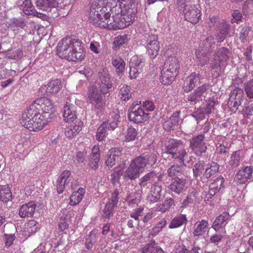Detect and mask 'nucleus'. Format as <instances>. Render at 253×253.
I'll return each instance as SVG.
<instances>
[{
  "label": "nucleus",
  "instance_id": "obj_46",
  "mask_svg": "<svg viewBox=\"0 0 253 253\" xmlns=\"http://www.w3.org/2000/svg\"><path fill=\"white\" fill-rule=\"evenodd\" d=\"M7 27L13 31L23 29L26 26L25 21L22 18H13L7 22Z\"/></svg>",
  "mask_w": 253,
  "mask_h": 253
},
{
  "label": "nucleus",
  "instance_id": "obj_12",
  "mask_svg": "<svg viewBox=\"0 0 253 253\" xmlns=\"http://www.w3.org/2000/svg\"><path fill=\"white\" fill-rule=\"evenodd\" d=\"M96 85L91 86L86 93L87 101L99 109L104 105L103 97Z\"/></svg>",
  "mask_w": 253,
  "mask_h": 253
},
{
  "label": "nucleus",
  "instance_id": "obj_1",
  "mask_svg": "<svg viewBox=\"0 0 253 253\" xmlns=\"http://www.w3.org/2000/svg\"><path fill=\"white\" fill-rule=\"evenodd\" d=\"M57 54L61 58L73 62L81 61L85 57L81 41L71 38H63L58 43Z\"/></svg>",
  "mask_w": 253,
  "mask_h": 253
},
{
  "label": "nucleus",
  "instance_id": "obj_29",
  "mask_svg": "<svg viewBox=\"0 0 253 253\" xmlns=\"http://www.w3.org/2000/svg\"><path fill=\"white\" fill-rule=\"evenodd\" d=\"M224 182V179L223 177L220 176L214 182L211 183L209 186V190L207 195L209 196L208 198H211L217 193L223 186Z\"/></svg>",
  "mask_w": 253,
  "mask_h": 253
},
{
  "label": "nucleus",
  "instance_id": "obj_9",
  "mask_svg": "<svg viewBox=\"0 0 253 253\" xmlns=\"http://www.w3.org/2000/svg\"><path fill=\"white\" fill-rule=\"evenodd\" d=\"M157 161V156L155 153H151L145 156L140 155L131 160L132 163L141 171L145 167H152Z\"/></svg>",
  "mask_w": 253,
  "mask_h": 253
},
{
  "label": "nucleus",
  "instance_id": "obj_3",
  "mask_svg": "<svg viewBox=\"0 0 253 253\" xmlns=\"http://www.w3.org/2000/svg\"><path fill=\"white\" fill-rule=\"evenodd\" d=\"M190 0H177L178 10L182 12L185 20L193 24L198 23L201 16V10L194 4L190 3Z\"/></svg>",
  "mask_w": 253,
  "mask_h": 253
},
{
  "label": "nucleus",
  "instance_id": "obj_40",
  "mask_svg": "<svg viewBox=\"0 0 253 253\" xmlns=\"http://www.w3.org/2000/svg\"><path fill=\"white\" fill-rule=\"evenodd\" d=\"M132 94L130 87L124 84L120 89L119 96L122 101L127 102L132 98Z\"/></svg>",
  "mask_w": 253,
  "mask_h": 253
},
{
  "label": "nucleus",
  "instance_id": "obj_20",
  "mask_svg": "<svg viewBox=\"0 0 253 253\" xmlns=\"http://www.w3.org/2000/svg\"><path fill=\"white\" fill-rule=\"evenodd\" d=\"M253 172L252 167L246 166L239 169L235 175L234 180L239 184L246 183L250 179Z\"/></svg>",
  "mask_w": 253,
  "mask_h": 253
},
{
  "label": "nucleus",
  "instance_id": "obj_61",
  "mask_svg": "<svg viewBox=\"0 0 253 253\" xmlns=\"http://www.w3.org/2000/svg\"><path fill=\"white\" fill-rule=\"evenodd\" d=\"M242 114L245 118H248L253 115V104L248 103L246 104L243 109Z\"/></svg>",
  "mask_w": 253,
  "mask_h": 253
},
{
  "label": "nucleus",
  "instance_id": "obj_45",
  "mask_svg": "<svg viewBox=\"0 0 253 253\" xmlns=\"http://www.w3.org/2000/svg\"><path fill=\"white\" fill-rule=\"evenodd\" d=\"M223 63L214 57L213 61L210 63V68L212 75L215 78L218 77L221 74V65Z\"/></svg>",
  "mask_w": 253,
  "mask_h": 253
},
{
  "label": "nucleus",
  "instance_id": "obj_54",
  "mask_svg": "<svg viewBox=\"0 0 253 253\" xmlns=\"http://www.w3.org/2000/svg\"><path fill=\"white\" fill-rule=\"evenodd\" d=\"M120 118V115L118 113L113 112L111 114V118L107 121H105L107 122L110 129L114 130L117 127Z\"/></svg>",
  "mask_w": 253,
  "mask_h": 253
},
{
  "label": "nucleus",
  "instance_id": "obj_63",
  "mask_svg": "<svg viewBox=\"0 0 253 253\" xmlns=\"http://www.w3.org/2000/svg\"><path fill=\"white\" fill-rule=\"evenodd\" d=\"M245 92L248 98H253V82L249 81L245 86Z\"/></svg>",
  "mask_w": 253,
  "mask_h": 253
},
{
  "label": "nucleus",
  "instance_id": "obj_48",
  "mask_svg": "<svg viewBox=\"0 0 253 253\" xmlns=\"http://www.w3.org/2000/svg\"><path fill=\"white\" fill-rule=\"evenodd\" d=\"M112 63L113 66L115 68L116 72L118 74L124 72L126 64L121 57L119 56L113 57Z\"/></svg>",
  "mask_w": 253,
  "mask_h": 253
},
{
  "label": "nucleus",
  "instance_id": "obj_37",
  "mask_svg": "<svg viewBox=\"0 0 253 253\" xmlns=\"http://www.w3.org/2000/svg\"><path fill=\"white\" fill-rule=\"evenodd\" d=\"M163 250L157 243L154 240H152L142 248L141 253H163Z\"/></svg>",
  "mask_w": 253,
  "mask_h": 253
},
{
  "label": "nucleus",
  "instance_id": "obj_19",
  "mask_svg": "<svg viewBox=\"0 0 253 253\" xmlns=\"http://www.w3.org/2000/svg\"><path fill=\"white\" fill-rule=\"evenodd\" d=\"M144 63L137 56H133L129 63V76L131 79H136L142 72Z\"/></svg>",
  "mask_w": 253,
  "mask_h": 253
},
{
  "label": "nucleus",
  "instance_id": "obj_22",
  "mask_svg": "<svg viewBox=\"0 0 253 253\" xmlns=\"http://www.w3.org/2000/svg\"><path fill=\"white\" fill-rule=\"evenodd\" d=\"M202 78L200 73L193 72L189 75L184 82L183 89L186 92L191 91L196 86L198 82L200 83V81Z\"/></svg>",
  "mask_w": 253,
  "mask_h": 253
},
{
  "label": "nucleus",
  "instance_id": "obj_10",
  "mask_svg": "<svg viewBox=\"0 0 253 253\" xmlns=\"http://www.w3.org/2000/svg\"><path fill=\"white\" fill-rule=\"evenodd\" d=\"M116 14L111 15L105 20V23L103 24V28L108 30H118L125 28L129 26L126 21L124 20L120 13L115 12Z\"/></svg>",
  "mask_w": 253,
  "mask_h": 253
},
{
  "label": "nucleus",
  "instance_id": "obj_31",
  "mask_svg": "<svg viewBox=\"0 0 253 253\" xmlns=\"http://www.w3.org/2000/svg\"><path fill=\"white\" fill-rule=\"evenodd\" d=\"M37 7L40 9L47 11L49 8H55L58 5L56 0H34Z\"/></svg>",
  "mask_w": 253,
  "mask_h": 253
},
{
  "label": "nucleus",
  "instance_id": "obj_50",
  "mask_svg": "<svg viewBox=\"0 0 253 253\" xmlns=\"http://www.w3.org/2000/svg\"><path fill=\"white\" fill-rule=\"evenodd\" d=\"M215 102L213 98H210L209 99L206 100V103L204 106L201 108V111L204 115H209L214 109V106Z\"/></svg>",
  "mask_w": 253,
  "mask_h": 253
},
{
  "label": "nucleus",
  "instance_id": "obj_2",
  "mask_svg": "<svg viewBox=\"0 0 253 253\" xmlns=\"http://www.w3.org/2000/svg\"><path fill=\"white\" fill-rule=\"evenodd\" d=\"M29 107L22 114L20 124L30 131H39L42 129L50 118L41 113L36 109Z\"/></svg>",
  "mask_w": 253,
  "mask_h": 253
},
{
  "label": "nucleus",
  "instance_id": "obj_13",
  "mask_svg": "<svg viewBox=\"0 0 253 253\" xmlns=\"http://www.w3.org/2000/svg\"><path fill=\"white\" fill-rule=\"evenodd\" d=\"M128 118L130 121L135 124L146 122L149 118V114L145 113L141 107L134 106L130 108Z\"/></svg>",
  "mask_w": 253,
  "mask_h": 253
},
{
  "label": "nucleus",
  "instance_id": "obj_27",
  "mask_svg": "<svg viewBox=\"0 0 253 253\" xmlns=\"http://www.w3.org/2000/svg\"><path fill=\"white\" fill-rule=\"evenodd\" d=\"M178 73L172 71H169L164 68L161 71V76L160 80L161 83L164 85L170 84L174 81H175L176 76Z\"/></svg>",
  "mask_w": 253,
  "mask_h": 253
},
{
  "label": "nucleus",
  "instance_id": "obj_56",
  "mask_svg": "<svg viewBox=\"0 0 253 253\" xmlns=\"http://www.w3.org/2000/svg\"><path fill=\"white\" fill-rule=\"evenodd\" d=\"M138 132L136 129L132 126L128 127L125 136V141L130 142L134 140L137 137Z\"/></svg>",
  "mask_w": 253,
  "mask_h": 253
},
{
  "label": "nucleus",
  "instance_id": "obj_59",
  "mask_svg": "<svg viewBox=\"0 0 253 253\" xmlns=\"http://www.w3.org/2000/svg\"><path fill=\"white\" fill-rule=\"evenodd\" d=\"M219 165L217 164L213 163L210 167H208L203 174L206 178H210L212 175H214L218 170Z\"/></svg>",
  "mask_w": 253,
  "mask_h": 253
},
{
  "label": "nucleus",
  "instance_id": "obj_39",
  "mask_svg": "<svg viewBox=\"0 0 253 253\" xmlns=\"http://www.w3.org/2000/svg\"><path fill=\"white\" fill-rule=\"evenodd\" d=\"M107 122H103L97 128L96 138L99 141H102L104 140L107 135V132L109 130H112L109 128Z\"/></svg>",
  "mask_w": 253,
  "mask_h": 253
},
{
  "label": "nucleus",
  "instance_id": "obj_58",
  "mask_svg": "<svg viewBox=\"0 0 253 253\" xmlns=\"http://www.w3.org/2000/svg\"><path fill=\"white\" fill-rule=\"evenodd\" d=\"M173 200L172 198L169 197L166 198L165 201L160 204L157 210L162 212H165L166 211L169 210L171 205L173 204Z\"/></svg>",
  "mask_w": 253,
  "mask_h": 253
},
{
  "label": "nucleus",
  "instance_id": "obj_11",
  "mask_svg": "<svg viewBox=\"0 0 253 253\" xmlns=\"http://www.w3.org/2000/svg\"><path fill=\"white\" fill-rule=\"evenodd\" d=\"M205 138L204 134H200L193 136L189 140V147L197 156H201L206 152L207 147L204 142Z\"/></svg>",
  "mask_w": 253,
  "mask_h": 253
},
{
  "label": "nucleus",
  "instance_id": "obj_52",
  "mask_svg": "<svg viewBox=\"0 0 253 253\" xmlns=\"http://www.w3.org/2000/svg\"><path fill=\"white\" fill-rule=\"evenodd\" d=\"M167 224V220L165 218H162L150 230V234L152 236H156Z\"/></svg>",
  "mask_w": 253,
  "mask_h": 253
},
{
  "label": "nucleus",
  "instance_id": "obj_64",
  "mask_svg": "<svg viewBox=\"0 0 253 253\" xmlns=\"http://www.w3.org/2000/svg\"><path fill=\"white\" fill-rule=\"evenodd\" d=\"M143 210L144 208L142 207L138 208L130 213V216L134 218L137 222H139V217L142 216V213Z\"/></svg>",
  "mask_w": 253,
  "mask_h": 253
},
{
  "label": "nucleus",
  "instance_id": "obj_47",
  "mask_svg": "<svg viewBox=\"0 0 253 253\" xmlns=\"http://www.w3.org/2000/svg\"><path fill=\"white\" fill-rule=\"evenodd\" d=\"M196 58L198 59V65L201 67L208 64L210 61V54L209 53H203L199 50L195 52Z\"/></svg>",
  "mask_w": 253,
  "mask_h": 253
},
{
  "label": "nucleus",
  "instance_id": "obj_49",
  "mask_svg": "<svg viewBox=\"0 0 253 253\" xmlns=\"http://www.w3.org/2000/svg\"><path fill=\"white\" fill-rule=\"evenodd\" d=\"M203 250L200 247L194 245L191 250H188L184 245L178 246L176 250L175 253H202Z\"/></svg>",
  "mask_w": 253,
  "mask_h": 253
},
{
  "label": "nucleus",
  "instance_id": "obj_51",
  "mask_svg": "<svg viewBox=\"0 0 253 253\" xmlns=\"http://www.w3.org/2000/svg\"><path fill=\"white\" fill-rule=\"evenodd\" d=\"M230 28V26L228 23L225 22H222L220 23V29L218 35V42H221L225 39L229 33Z\"/></svg>",
  "mask_w": 253,
  "mask_h": 253
},
{
  "label": "nucleus",
  "instance_id": "obj_25",
  "mask_svg": "<svg viewBox=\"0 0 253 253\" xmlns=\"http://www.w3.org/2000/svg\"><path fill=\"white\" fill-rule=\"evenodd\" d=\"M71 174V172L70 170H65L59 175L57 180V190L59 194L63 193L66 186L69 184L70 182L69 178Z\"/></svg>",
  "mask_w": 253,
  "mask_h": 253
},
{
  "label": "nucleus",
  "instance_id": "obj_38",
  "mask_svg": "<svg viewBox=\"0 0 253 253\" xmlns=\"http://www.w3.org/2000/svg\"><path fill=\"white\" fill-rule=\"evenodd\" d=\"M12 199V195L9 186L7 184L0 185V201L6 203Z\"/></svg>",
  "mask_w": 253,
  "mask_h": 253
},
{
  "label": "nucleus",
  "instance_id": "obj_34",
  "mask_svg": "<svg viewBox=\"0 0 253 253\" xmlns=\"http://www.w3.org/2000/svg\"><path fill=\"white\" fill-rule=\"evenodd\" d=\"M229 218L230 215L228 212H222L216 217L213 223L212 228L216 232L219 231L222 228L224 223L229 220Z\"/></svg>",
  "mask_w": 253,
  "mask_h": 253
},
{
  "label": "nucleus",
  "instance_id": "obj_8",
  "mask_svg": "<svg viewBox=\"0 0 253 253\" xmlns=\"http://www.w3.org/2000/svg\"><path fill=\"white\" fill-rule=\"evenodd\" d=\"M30 107L36 109L40 112L41 109L42 114L51 119V114L54 109V104L51 100L46 97H42L36 99L34 102L29 106Z\"/></svg>",
  "mask_w": 253,
  "mask_h": 253
},
{
  "label": "nucleus",
  "instance_id": "obj_62",
  "mask_svg": "<svg viewBox=\"0 0 253 253\" xmlns=\"http://www.w3.org/2000/svg\"><path fill=\"white\" fill-rule=\"evenodd\" d=\"M119 192L117 189H115L111 195V197L109 200L108 204L111 205L113 206L116 207L118 203L119 198L118 197Z\"/></svg>",
  "mask_w": 253,
  "mask_h": 253
},
{
  "label": "nucleus",
  "instance_id": "obj_26",
  "mask_svg": "<svg viewBox=\"0 0 253 253\" xmlns=\"http://www.w3.org/2000/svg\"><path fill=\"white\" fill-rule=\"evenodd\" d=\"M161 181L153 184L151 187L150 194L147 198L148 202L150 204L157 202L161 197Z\"/></svg>",
  "mask_w": 253,
  "mask_h": 253
},
{
  "label": "nucleus",
  "instance_id": "obj_53",
  "mask_svg": "<svg viewBox=\"0 0 253 253\" xmlns=\"http://www.w3.org/2000/svg\"><path fill=\"white\" fill-rule=\"evenodd\" d=\"M228 53L229 51L227 48L222 47L217 50L214 57L220 61V62L224 63L227 61L229 58Z\"/></svg>",
  "mask_w": 253,
  "mask_h": 253
},
{
  "label": "nucleus",
  "instance_id": "obj_30",
  "mask_svg": "<svg viewBox=\"0 0 253 253\" xmlns=\"http://www.w3.org/2000/svg\"><path fill=\"white\" fill-rule=\"evenodd\" d=\"M121 155V151L119 148H113L109 150L108 156L106 160V164L108 167H112L118 162Z\"/></svg>",
  "mask_w": 253,
  "mask_h": 253
},
{
  "label": "nucleus",
  "instance_id": "obj_57",
  "mask_svg": "<svg viewBox=\"0 0 253 253\" xmlns=\"http://www.w3.org/2000/svg\"><path fill=\"white\" fill-rule=\"evenodd\" d=\"M127 42V35H119L116 37L114 40L113 42V49H117L119 48L121 46L124 45Z\"/></svg>",
  "mask_w": 253,
  "mask_h": 253
},
{
  "label": "nucleus",
  "instance_id": "obj_6",
  "mask_svg": "<svg viewBox=\"0 0 253 253\" xmlns=\"http://www.w3.org/2000/svg\"><path fill=\"white\" fill-rule=\"evenodd\" d=\"M115 12L121 13L124 20L130 26L134 22L137 13V4L132 0H124L118 9L115 10Z\"/></svg>",
  "mask_w": 253,
  "mask_h": 253
},
{
  "label": "nucleus",
  "instance_id": "obj_41",
  "mask_svg": "<svg viewBox=\"0 0 253 253\" xmlns=\"http://www.w3.org/2000/svg\"><path fill=\"white\" fill-rule=\"evenodd\" d=\"M187 221L186 215L180 214L172 219L169 227L170 229L176 228L186 224Z\"/></svg>",
  "mask_w": 253,
  "mask_h": 253
},
{
  "label": "nucleus",
  "instance_id": "obj_5",
  "mask_svg": "<svg viewBox=\"0 0 253 253\" xmlns=\"http://www.w3.org/2000/svg\"><path fill=\"white\" fill-rule=\"evenodd\" d=\"M166 153L171 155L172 159L184 165L185 161L188 158V151L181 140L173 139L169 141L166 147Z\"/></svg>",
  "mask_w": 253,
  "mask_h": 253
},
{
  "label": "nucleus",
  "instance_id": "obj_44",
  "mask_svg": "<svg viewBox=\"0 0 253 253\" xmlns=\"http://www.w3.org/2000/svg\"><path fill=\"white\" fill-rule=\"evenodd\" d=\"M85 193V190L83 188H80L76 191L73 193L70 197V205L75 206L79 204L82 201Z\"/></svg>",
  "mask_w": 253,
  "mask_h": 253
},
{
  "label": "nucleus",
  "instance_id": "obj_36",
  "mask_svg": "<svg viewBox=\"0 0 253 253\" xmlns=\"http://www.w3.org/2000/svg\"><path fill=\"white\" fill-rule=\"evenodd\" d=\"M141 171L131 162L124 172V177L130 180H134L139 177Z\"/></svg>",
  "mask_w": 253,
  "mask_h": 253
},
{
  "label": "nucleus",
  "instance_id": "obj_24",
  "mask_svg": "<svg viewBox=\"0 0 253 253\" xmlns=\"http://www.w3.org/2000/svg\"><path fill=\"white\" fill-rule=\"evenodd\" d=\"M36 206V204L33 201L22 205L19 210V216L22 218L32 216L35 213Z\"/></svg>",
  "mask_w": 253,
  "mask_h": 253
},
{
  "label": "nucleus",
  "instance_id": "obj_42",
  "mask_svg": "<svg viewBox=\"0 0 253 253\" xmlns=\"http://www.w3.org/2000/svg\"><path fill=\"white\" fill-rule=\"evenodd\" d=\"M100 91L103 94H107L112 86L111 79L108 76H101L100 78Z\"/></svg>",
  "mask_w": 253,
  "mask_h": 253
},
{
  "label": "nucleus",
  "instance_id": "obj_17",
  "mask_svg": "<svg viewBox=\"0 0 253 253\" xmlns=\"http://www.w3.org/2000/svg\"><path fill=\"white\" fill-rule=\"evenodd\" d=\"M62 87L60 80L55 79L51 80L46 84L42 85L39 89L40 92L42 94L46 93L49 94H57Z\"/></svg>",
  "mask_w": 253,
  "mask_h": 253
},
{
  "label": "nucleus",
  "instance_id": "obj_18",
  "mask_svg": "<svg viewBox=\"0 0 253 253\" xmlns=\"http://www.w3.org/2000/svg\"><path fill=\"white\" fill-rule=\"evenodd\" d=\"M83 126V123L80 120L70 123V124L65 128V135L70 139L75 138L82 130Z\"/></svg>",
  "mask_w": 253,
  "mask_h": 253
},
{
  "label": "nucleus",
  "instance_id": "obj_23",
  "mask_svg": "<svg viewBox=\"0 0 253 253\" xmlns=\"http://www.w3.org/2000/svg\"><path fill=\"white\" fill-rule=\"evenodd\" d=\"M186 179L179 177L174 178L169 186V189L176 194H180L186 189Z\"/></svg>",
  "mask_w": 253,
  "mask_h": 253
},
{
  "label": "nucleus",
  "instance_id": "obj_33",
  "mask_svg": "<svg viewBox=\"0 0 253 253\" xmlns=\"http://www.w3.org/2000/svg\"><path fill=\"white\" fill-rule=\"evenodd\" d=\"M167 173L169 177L173 179L183 175L184 170L182 166L174 164L167 169Z\"/></svg>",
  "mask_w": 253,
  "mask_h": 253
},
{
  "label": "nucleus",
  "instance_id": "obj_32",
  "mask_svg": "<svg viewBox=\"0 0 253 253\" xmlns=\"http://www.w3.org/2000/svg\"><path fill=\"white\" fill-rule=\"evenodd\" d=\"M163 68L169 71H172L178 73L179 61L176 56H169L165 61Z\"/></svg>",
  "mask_w": 253,
  "mask_h": 253
},
{
  "label": "nucleus",
  "instance_id": "obj_15",
  "mask_svg": "<svg viewBox=\"0 0 253 253\" xmlns=\"http://www.w3.org/2000/svg\"><path fill=\"white\" fill-rule=\"evenodd\" d=\"M146 47L151 58L154 59L158 55L160 49V42L157 35H148Z\"/></svg>",
  "mask_w": 253,
  "mask_h": 253
},
{
  "label": "nucleus",
  "instance_id": "obj_4",
  "mask_svg": "<svg viewBox=\"0 0 253 253\" xmlns=\"http://www.w3.org/2000/svg\"><path fill=\"white\" fill-rule=\"evenodd\" d=\"M109 9L103 8L94 0L89 7L88 13V20L94 26L103 28L105 20L110 16Z\"/></svg>",
  "mask_w": 253,
  "mask_h": 253
},
{
  "label": "nucleus",
  "instance_id": "obj_60",
  "mask_svg": "<svg viewBox=\"0 0 253 253\" xmlns=\"http://www.w3.org/2000/svg\"><path fill=\"white\" fill-rule=\"evenodd\" d=\"M204 169V163L203 161H199L195 164L193 168V172L194 176L197 177L200 176L203 172Z\"/></svg>",
  "mask_w": 253,
  "mask_h": 253
},
{
  "label": "nucleus",
  "instance_id": "obj_28",
  "mask_svg": "<svg viewBox=\"0 0 253 253\" xmlns=\"http://www.w3.org/2000/svg\"><path fill=\"white\" fill-rule=\"evenodd\" d=\"M99 6H102L103 8L109 9V13L111 11H114L118 9V7L120 6V4L124 2V0H94Z\"/></svg>",
  "mask_w": 253,
  "mask_h": 253
},
{
  "label": "nucleus",
  "instance_id": "obj_55",
  "mask_svg": "<svg viewBox=\"0 0 253 253\" xmlns=\"http://www.w3.org/2000/svg\"><path fill=\"white\" fill-rule=\"evenodd\" d=\"M21 7L23 12L27 15L33 14L35 9L31 0H25L21 5Z\"/></svg>",
  "mask_w": 253,
  "mask_h": 253
},
{
  "label": "nucleus",
  "instance_id": "obj_16",
  "mask_svg": "<svg viewBox=\"0 0 253 253\" xmlns=\"http://www.w3.org/2000/svg\"><path fill=\"white\" fill-rule=\"evenodd\" d=\"M243 95V91L240 88L236 87L232 90L227 102L229 108L231 110L237 109L242 104Z\"/></svg>",
  "mask_w": 253,
  "mask_h": 253
},
{
  "label": "nucleus",
  "instance_id": "obj_14",
  "mask_svg": "<svg viewBox=\"0 0 253 253\" xmlns=\"http://www.w3.org/2000/svg\"><path fill=\"white\" fill-rule=\"evenodd\" d=\"M211 90L208 84H204L199 86L188 96L187 100L192 103H196L203 98H205L208 94H211Z\"/></svg>",
  "mask_w": 253,
  "mask_h": 253
},
{
  "label": "nucleus",
  "instance_id": "obj_21",
  "mask_svg": "<svg viewBox=\"0 0 253 253\" xmlns=\"http://www.w3.org/2000/svg\"><path fill=\"white\" fill-rule=\"evenodd\" d=\"M163 178L162 174H158L154 171H150L143 177L139 180V185L140 187L143 188L147 186L148 184H155L156 182L161 181Z\"/></svg>",
  "mask_w": 253,
  "mask_h": 253
},
{
  "label": "nucleus",
  "instance_id": "obj_43",
  "mask_svg": "<svg viewBox=\"0 0 253 253\" xmlns=\"http://www.w3.org/2000/svg\"><path fill=\"white\" fill-rule=\"evenodd\" d=\"M243 153L240 150L233 152L230 156L229 164L232 168L238 167L243 159Z\"/></svg>",
  "mask_w": 253,
  "mask_h": 253
},
{
  "label": "nucleus",
  "instance_id": "obj_35",
  "mask_svg": "<svg viewBox=\"0 0 253 253\" xmlns=\"http://www.w3.org/2000/svg\"><path fill=\"white\" fill-rule=\"evenodd\" d=\"M209 226L208 220L202 219L197 222L195 225V229L193 234L195 237H199L205 234Z\"/></svg>",
  "mask_w": 253,
  "mask_h": 253
},
{
  "label": "nucleus",
  "instance_id": "obj_7",
  "mask_svg": "<svg viewBox=\"0 0 253 253\" xmlns=\"http://www.w3.org/2000/svg\"><path fill=\"white\" fill-rule=\"evenodd\" d=\"M77 114L76 99L74 97H68L63 108V121L65 123L74 122L77 120Z\"/></svg>",
  "mask_w": 253,
  "mask_h": 253
}]
</instances>
